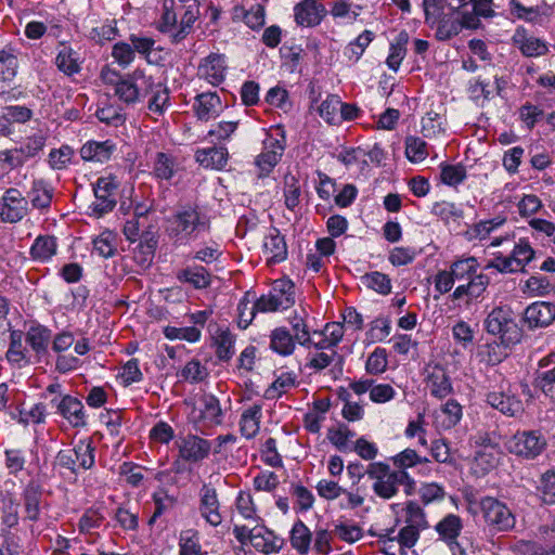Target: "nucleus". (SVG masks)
Masks as SVG:
<instances>
[{"instance_id": "nucleus-4", "label": "nucleus", "mask_w": 555, "mask_h": 555, "mask_svg": "<svg viewBox=\"0 0 555 555\" xmlns=\"http://www.w3.org/2000/svg\"><path fill=\"white\" fill-rule=\"evenodd\" d=\"M296 302L295 284L287 278L275 280L270 292L256 300L261 313L276 312L293 307Z\"/></svg>"}, {"instance_id": "nucleus-58", "label": "nucleus", "mask_w": 555, "mask_h": 555, "mask_svg": "<svg viewBox=\"0 0 555 555\" xmlns=\"http://www.w3.org/2000/svg\"><path fill=\"white\" fill-rule=\"evenodd\" d=\"M178 376L182 380L196 384L203 382L208 376V370L199 360L192 359L182 367Z\"/></svg>"}, {"instance_id": "nucleus-40", "label": "nucleus", "mask_w": 555, "mask_h": 555, "mask_svg": "<svg viewBox=\"0 0 555 555\" xmlns=\"http://www.w3.org/2000/svg\"><path fill=\"white\" fill-rule=\"evenodd\" d=\"M289 542L298 554L306 555L309 552L312 542V533L302 520L298 519L293 525L289 532Z\"/></svg>"}, {"instance_id": "nucleus-57", "label": "nucleus", "mask_w": 555, "mask_h": 555, "mask_svg": "<svg viewBox=\"0 0 555 555\" xmlns=\"http://www.w3.org/2000/svg\"><path fill=\"white\" fill-rule=\"evenodd\" d=\"M201 416L210 426L220 425L222 423V410L219 400L214 396H206L203 399V409Z\"/></svg>"}, {"instance_id": "nucleus-18", "label": "nucleus", "mask_w": 555, "mask_h": 555, "mask_svg": "<svg viewBox=\"0 0 555 555\" xmlns=\"http://www.w3.org/2000/svg\"><path fill=\"white\" fill-rule=\"evenodd\" d=\"M25 337L24 333L20 330L10 331V343L5 353V358L9 363L17 366L18 369L30 365L31 356L29 350L24 345Z\"/></svg>"}, {"instance_id": "nucleus-45", "label": "nucleus", "mask_w": 555, "mask_h": 555, "mask_svg": "<svg viewBox=\"0 0 555 555\" xmlns=\"http://www.w3.org/2000/svg\"><path fill=\"white\" fill-rule=\"evenodd\" d=\"M146 94H151L147 103V108L151 113L162 115L169 104V92L166 86L155 83L152 80V86L146 90Z\"/></svg>"}, {"instance_id": "nucleus-3", "label": "nucleus", "mask_w": 555, "mask_h": 555, "mask_svg": "<svg viewBox=\"0 0 555 555\" xmlns=\"http://www.w3.org/2000/svg\"><path fill=\"white\" fill-rule=\"evenodd\" d=\"M480 513L489 532L505 533L516 526V516L506 503L493 496H485L479 503Z\"/></svg>"}, {"instance_id": "nucleus-21", "label": "nucleus", "mask_w": 555, "mask_h": 555, "mask_svg": "<svg viewBox=\"0 0 555 555\" xmlns=\"http://www.w3.org/2000/svg\"><path fill=\"white\" fill-rule=\"evenodd\" d=\"M324 14V5L317 0H305L295 7V20L301 26L313 27L319 25Z\"/></svg>"}, {"instance_id": "nucleus-43", "label": "nucleus", "mask_w": 555, "mask_h": 555, "mask_svg": "<svg viewBox=\"0 0 555 555\" xmlns=\"http://www.w3.org/2000/svg\"><path fill=\"white\" fill-rule=\"evenodd\" d=\"M76 55L78 54L73 48L65 43H60L55 59L57 68L68 76L79 73L80 65Z\"/></svg>"}, {"instance_id": "nucleus-11", "label": "nucleus", "mask_w": 555, "mask_h": 555, "mask_svg": "<svg viewBox=\"0 0 555 555\" xmlns=\"http://www.w3.org/2000/svg\"><path fill=\"white\" fill-rule=\"evenodd\" d=\"M424 383L429 393L438 399H444L453 392L451 377L447 369L435 362H429L424 369Z\"/></svg>"}, {"instance_id": "nucleus-38", "label": "nucleus", "mask_w": 555, "mask_h": 555, "mask_svg": "<svg viewBox=\"0 0 555 555\" xmlns=\"http://www.w3.org/2000/svg\"><path fill=\"white\" fill-rule=\"evenodd\" d=\"M20 502L12 493H4L0 500L1 524L7 529L15 528L20 522Z\"/></svg>"}, {"instance_id": "nucleus-30", "label": "nucleus", "mask_w": 555, "mask_h": 555, "mask_svg": "<svg viewBox=\"0 0 555 555\" xmlns=\"http://www.w3.org/2000/svg\"><path fill=\"white\" fill-rule=\"evenodd\" d=\"M229 153L224 146H214L197 150L195 153L196 162L204 168L221 170L228 163Z\"/></svg>"}, {"instance_id": "nucleus-53", "label": "nucleus", "mask_w": 555, "mask_h": 555, "mask_svg": "<svg viewBox=\"0 0 555 555\" xmlns=\"http://www.w3.org/2000/svg\"><path fill=\"white\" fill-rule=\"evenodd\" d=\"M408 41H409L408 33L401 31L398 35L396 42L391 43L390 52L386 60V63L390 69H392L395 72L398 70L402 60L405 56V53H406L405 46H406Z\"/></svg>"}, {"instance_id": "nucleus-60", "label": "nucleus", "mask_w": 555, "mask_h": 555, "mask_svg": "<svg viewBox=\"0 0 555 555\" xmlns=\"http://www.w3.org/2000/svg\"><path fill=\"white\" fill-rule=\"evenodd\" d=\"M46 141L47 137L41 131L27 137L25 142L18 147L25 162L38 156L42 152Z\"/></svg>"}, {"instance_id": "nucleus-13", "label": "nucleus", "mask_w": 555, "mask_h": 555, "mask_svg": "<svg viewBox=\"0 0 555 555\" xmlns=\"http://www.w3.org/2000/svg\"><path fill=\"white\" fill-rule=\"evenodd\" d=\"M198 512L205 521L212 527H218L222 522L218 492L210 483H204L198 491Z\"/></svg>"}, {"instance_id": "nucleus-15", "label": "nucleus", "mask_w": 555, "mask_h": 555, "mask_svg": "<svg viewBox=\"0 0 555 555\" xmlns=\"http://www.w3.org/2000/svg\"><path fill=\"white\" fill-rule=\"evenodd\" d=\"M555 321V304L535 301L529 305L524 312V322L528 328H543Z\"/></svg>"}, {"instance_id": "nucleus-46", "label": "nucleus", "mask_w": 555, "mask_h": 555, "mask_svg": "<svg viewBox=\"0 0 555 555\" xmlns=\"http://www.w3.org/2000/svg\"><path fill=\"white\" fill-rule=\"evenodd\" d=\"M177 171L176 158L167 153L158 152L155 156L153 172L157 179L170 180Z\"/></svg>"}, {"instance_id": "nucleus-47", "label": "nucleus", "mask_w": 555, "mask_h": 555, "mask_svg": "<svg viewBox=\"0 0 555 555\" xmlns=\"http://www.w3.org/2000/svg\"><path fill=\"white\" fill-rule=\"evenodd\" d=\"M478 261L475 257H467L454 261L450 266V271L455 281L467 282L477 274Z\"/></svg>"}, {"instance_id": "nucleus-31", "label": "nucleus", "mask_w": 555, "mask_h": 555, "mask_svg": "<svg viewBox=\"0 0 555 555\" xmlns=\"http://www.w3.org/2000/svg\"><path fill=\"white\" fill-rule=\"evenodd\" d=\"M193 107L198 119L208 120L221 112L222 104L216 92H204L196 95Z\"/></svg>"}, {"instance_id": "nucleus-23", "label": "nucleus", "mask_w": 555, "mask_h": 555, "mask_svg": "<svg viewBox=\"0 0 555 555\" xmlns=\"http://www.w3.org/2000/svg\"><path fill=\"white\" fill-rule=\"evenodd\" d=\"M436 33L435 37L439 41H447L451 38L457 36L463 28H466L465 25V13L462 12L461 15L452 14H442L438 18L435 27Z\"/></svg>"}, {"instance_id": "nucleus-52", "label": "nucleus", "mask_w": 555, "mask_h": 555, "mask_svg": "<svg viewBox=\"0 0 555 555\" xmlns=\"http://www.w3.org/2000/svg\"><path fill=\"white\" fill-rule=\"evenodd\" d=\"M499 459L500 452L495 447L483 446L475 454V464L482 474H486L496 467Z\"/></svg>"}, {"instance_id": "nucleus-17", "label": "nucleus", "mask_w": 555, "mask_h": 555, "mask_svg": "<svg viewBox=\"0 0 555 555\" xmlns=\"http://www.w3.org/2000/svg\"><path fill=\"white\" fill-rule=\"evenodd\" d=\"M262 251L268 264H275L287 258V245L284 236L275 228H271L263 238Z\"/></svg>"}, {"instance_id": "nucleus-12", "label": "nucleus", "mask_w": 555, "mask_h": 555, "mask_svg": "<svg viewBox=\"0 0 555 555\" xmlns=\"http://www.w3.org/2000/svg\"><path fill=\"white\" fill-rule=\"evenodd\" d=\"M117 188L118 182L113 176L101 177L96 180L93 188L95 202L92 204V210L98 217L114 209L117 204Z\"/></svg>"}, {"instance_id": "nucleus-5", "label": "nucleus", "mask_w": 555, "mask_h": 555, "mask_svg": "<svg viewBox=\"0 0 555 555\" xmlns=\"http://www.w3.org/2000/svg\"><path fill=\"white\" fill-rule=\"evenodd\" d=\"M366 475L373 480L372 489L374 493L384 500H390L397 495L400 486V478H406L401 474V469H391L383 462H373L369 464L365 470Z\"/></svg>"}, {"instance_id": "nucleus-19", "label": "nucleus", "mask_w": 555, "mask_h": 555, "mask_svg": "<svg viewBox=\"0 0 555 555\" xmlns=\"http://www.w3.org/2000/svg\"><path fill=\"white\" fill-rule=\"evenodd\" d=\"M512 40L514 46L527 57L542 56L548 52L546 43L539 38L528 35L524 27H518L515 30Z\"/></svg>"}, {"instance_id": "nucleus-1", "label": "nucleus", "mask_w": 555, "mask_h": 555, "mask_svg": "<svg viewBox=\"0 0 555 555\" xmlns=\"http://www.w3.org/2000/svg\"><path fill=\"white\" fill-rule=\"evenodd\" d=\"M101 77L105 83L113 86L115 95L127 105L139 102L142 96L146 95V90L152 86V76L146 75L140 68L124 77H119L109 69L102 70Z\"/></svg>"}, {"instance_id": "nucleus-44", "label": "nucleus", "mask_w": 555, "mask_h": 555, "mask_svg": "<svg viewBox=\"0 0 555 555\" xmlns=\"http://www.w3.org/2000/svg\"><path fill=\"white\" fill-rule=\"evenodd\" d=\"M261 406L254 404L245 410L241 416L240 429L242 435L247 438H254L260 428Z\"/></svg>"}, {"instance_id": "nucleus-39", "label": "nucleus", "mask_w": 555, "mask_h": 555, "mask_svg": "<svg viewBox=\"0 0 555 555\" xmlns=\"http://www.w3.org/2000/svg\"><path fill=\"white\" fill-rule=\"evenodd\" d=\"M307 318L308 311L304 307H300L299 310L294 311V314L289 319L292 331L294 332L293 336L297 340V344L304 347H310L311 344V334L307 324Z\"/></svg>"}, {"instance_id": "nucleus-32", "label": "nucleus", "mask_w": 555, "mask_h": 555, "mask_svg": "<svg viewBox=\"0 0 555 555\" xmlns=\"http://www.w3.org/2000/svg\"><path fill=\"white\" fill-rule=\"evenodd\" d=\"M214 345L216 347V356L220 361L230 360L235 350V336L231 333L228 327L216 326V330L211 333Z\"/></svg>"}, {"instance_id": "nucleus-28", "label": "nucleus", "mask_w": 555, "mask_h": 555, "mask_svg": "<svg viewBox=\"0 0 555 555\" xmlns=\"http://www.w3.org/2000/svg\"><path fill=\"white\" fill-rule=\"evenodd\" d=\"M490 283V279L487 274L477 273L466 283L460 284L454 292L452 293V299L459 300L463 296L468 297V302L478 299L486 292L488 285Z\"/></svg>"}, {"instance_id": "nucleus-9", "label": "nucleus", "mask_w": 555, "mask_h": 555, "mask_svg": "<svg viewBox=\"0 0 555 555\" xmlns=\"http://www.w3.org/2000/svg\"><path fill=\"white\" fill-rule=\"evenodd\" d=\"M29 212L28 201L16 188H9L0 197V220L16 223Z\"/></svg>"}, {"instance_id": "nucleus-55", "label": "nucleus", "mask_w": 555, "mask_h": 555, "mask_svg": "<svg viewBox=\"0 0 555 555\" xmlns=\"http://www.w3.org/2000/svg\"><path fill=\"white\" fill-rule=\"evenodd\" d=\"M341 107V100L336 94H328L320 104L318 112L320 116L331 125L339 124L338 111Z\"/></svg>"}, {"instance_id": "nucleus-50", "label": "nucleus", "mask_w": 555, "mask_h": 555, "mask_svg": "<svg viewBox=\"0 0 555 555\" xmlns=\"http://www.w3.org/2000/svg\"><path fill=\"white\" fill-rule=\"evenodd\" d=\"M179 555H203L199 532L194 529L183 530L179 537Z\"/></svg>"}, {"instance_id": "nucleus-37", "label": "nucleus", "mask_w": 555, "mask_h": 555, "mask_svg": "<svg viewBox=\"0 0 555 555\" xmlns=\"http://www.w3.org/2000/svg\"><path fill=\"white\" fill-rule=\"evenodd\" d=\"M158 245V237L153 231H145L140 236V243L134 250V259L142 266H147L152 262L156 248Z\"/></svg>"}, {"instance_id": "nucleus-62", "label": "nucleus", "mask_w": 555, "mask_h": 555, "mask_svg": "<svg viewBox=\"0 0 555 555\" xmlns=\"http://www.w3.org/2000/svg\"><path fill=\"white\" fill-rule=\"evenodd\" d=\"M522 291L530 296H545L554 291V285L546 276L533 275L525 282Z\"/></svg>"}, {"instance_id": "nucleus-7", "label": "nucleus", "mask_w": 555, "mask_h": 555, "mask_svg": "<svg viewBox=\"0 0 555 555\" xmlns=\"http://www.w3.org/2000/svg\"><path fill=\"white\" fill-rule=\"evenodd\" d=\"M95 462V447L92 440H79L74 448L61 450L55 463L62 468L77 475L80 469L87 470L93 467Z\"/></svg>"}, {"instance_id": "nucleus-56", "label": "nucleus", "mask_w": 555, "mask_h": 555, "mask_svg": "<svg viewBox=\"0 0 555 555\" xmlns=\"http://www.w3.org/2000/svg\"><path fill=\"white\" fill-rule=\"evenodd\" d=\"M511 255L518 270L524 271L525 267L534 259L535 250L532 248L527 238H520L515 244Z\"/></svg>"}, {"instance_id": "nucleus-27", "label": "nucleus", "mask_w": 555, "mask_h": 555, "mask_svg": "<svg viewBox=\"0 0 555 555\" xmlns=\"http://www.w3.org/2000/svg\"><path fill=\"white\" fill-rule=\"evenodd\" d=\"M535 382L546 396H555V353L540 360Z\"/></svg>"}, {"instance_id": "nucleus-6", "label": "nucleus", "mask_w": 555, "mask_h": 555, "mask_svg": "<svg viewBox=\"0 0 555 555\" xmlns=\"http://www.w3.org/2000/svg\"><path fill=\"white\" fill-rule=\"evenodd\" d=\"M485 327L489 334L499 336L503 345L520 341L521 331L507 308H494L485 320Z\"/></svg>"}, {"instance_id": "nucleus-41", "label": "nucleus", "mask_w": 555, "mask_h": 555, "mask_svg": "<svg viewBox=\"0 0 555 555\" xmlns=\"http://www.w3.org/2000/svg\"><path fill=\"white\" fill-rule=\"evenodd\" d=\"M57 249L56 238L51 235H39L30 247V256L34 260L44 262L50 260Z\"/></svg>"}, {"instance_id": "nucleus-29", "label": "nucleus", "mask_w": 555, "mask_h": 555, "mask_svg": "<svg viewBox=\"0 0 555 555\" xmlns=\"http://www.w3.org/2000/svg\"><path fill=\"white\" fill-rule=\"evenodd\" d=\"M487 402L492 408L508 416H515L524 411L522 402L514 395L504 391L489 392Z\"/></svg>"}, {"instance_id": "nucleus-49", "label": "nucleus", "mask_w": 555, "mask_h": 555, "mask_svg": "<svg viewBox=\"0 0 555 555\" xmlns=\"http://www.w3.org/2000/svg\"><path fill=\"white\" fill-rule=\"evenodd\" d=\"M505 222L506 218L503 217L480 221L467 231V237L468 240H486L494 230L501 228Z\"/></svg>"}, {"instance_id": "nucleus-35", "label": "nucleus", "mask_w": 555, "mask_h": 555, "mask_svg": "<svg viewBox=\"0 0 555 555\" xmlns=\"http://www.w3.org/2000/svg\"><path fill=\"white\" fill-rule=\"evenodd\" d=\"M115 149L116 146L111 140L89 141L80 149V155L83 160L104 163L111 158Z\"/></svg>"}, {"instance_id": "nucleus-22", "label": "nucleus", "mask_w": 555, "mask_h": 555, "mask_svg": "<svg viewBox=\"0 0 555 555\" xmlns=\"http://www.w3.org/2000/svg\"><path fill=\"white\" fill-rule=\"evenodd\" d=\"M284 544L283 538L278 537L266 527H256L255 533L251 534V545L254 548L266 555L279 553Z\"/></svg>"}, {"instance_id": "nucleus-2", "label": "nucleus", "mask_w": 555, "mask_h": 555, "mask_svg": "<svg viewBox=\"0 0 555 555\" xmlns=\"http://www.w3.org/2000/svg\"><path fill=\"white\" fill-rule=\"evenodd\" d=\"M168 222L169 234L175 237H193L210 228L206 214L198 206L190 204L179 206Z\"/></svg>"}, {"instance_id": "nucleus-8", "label": "nucleus", "mask_w": 555, "mask_h": 555, "mask_svg": "<svg viewBox=\"0 0 555 555\" xmlns=\"http://www.w3.org/2000/svg\"><path fill=\"white\" fill-rule=\"evenodd\" d=\"M506 448L518 457L534 460L545 450L546 439L537 430L517 431L506 442Z\"/></svg>"}, {"instance_id": "nucleus-26", "label": "nucleus", "mask_w": 555, "mask_h": 555, "mask_svg": "<svg viewBox=\"0 0 555 555\" xmlns=\"http://www.w3.org/2000/svg\"><path fill=\"white\" fill-rule=\"evenodd\" d=\"M24 337L36 357L40 359L48 352V347L52 339V332L44 325L34 324L29 326Z\"/></svg>"}, {"instance_id": "nucleus-63", "label": "nucleus", "mask_w": 555, "mask_h": 555, "mask_svg": "<svg viewBox=\"0 0 555 555\" xmlns=\"http://www.w3.org/2000/svg\"><path fill=\"white\" fill-rule=\"evenodd\" d=\"M337 158L347 167L359 166L363 170L369 166L366 151L361 147L345 149L338 154Z\"/></svg>"}, {"instance_id": "nucleus-24", "label": "nucleus", "mask_w": 555, "mask_h": 555, "mask_svg": "<svg viewBox=\"0 0 555 555\" xmlns=\"http://www.w3.org/2000/svg\"><path fill=\"white\" fill-rule=\"evenodd\" d=\"M225 59L223 55L211 53L199 65V75L212 86H219L225 78Z\"/></svg>"}, {"instance_id": "nucleus-34", "label": "nucleus", "mask_w": 555, "mask_h": 555, "mask_svg": "<svg viewBox=\"0 0 555 555\" xmlns=\"http://www.w3.org/2000/svg\"><path fill=\"white\" fill-rule=\"evenodd\" d=\"M177 279L192 285L195 289H204L211 284V274L203 266L194 264L177 272Z\"/></svg>"}, {"instance_id": "nucleus-64", "label": "nucleus", "mask_w": 555, "mask_h": 555, "mask_svg": "<svg viewBox=\"0 0 555 555\" xmlns=\"http://www.w3.org/2000/svg\"><path fill=\"white\" fill-rule=\"evenodd\" d=\"M93 249L101 257H113L116 251V235L111 231L102 232L93 240Z\"/></svg>"}, {"instance_id": "nucleus-33", "label": "nucleus", "mask_w": 555, "mask_h": 555, "mask_svg": "<svg viewBox=\"0 0 555 555\" xmlns=\"http://www.w3.org/2000/svg\"><path fill=\"white\" fill-rule=\"evenodd\" d=\"M462 529V519L455 514H448L435 526V530L440 540L446 542L449 546L457 544V538Z\"/></svg>"}, {"instance_id": "nucleus-42", "label": "nucleus", "mask_w": 555, "mask_h": 555, "mask_svg": "<svg viewBox=\"0 0 555 555\" xmlns=\"http://www.w3.org/2000/svg\"><path fill=\"white\" fill-rule=\"evenodd\" d=\"M472 11H464L466 28L476 29L480 26L479 17H492L494 11L492 9V0H473Z\"/></svg>"}, {"instance_id": "nucleus-51", "label": "nucleus", "mask_w": 555, "mask_h": 555, "mask_svg": "<svg viewBox=\"0 0 555 555\" xmlns=\"http://www.w3.org/2000/svg\"><path fill=\"white\" fill-rule=\"evenodd\" d=\"M199 16V10L197 5H190L181 16L178 29L173 35V43H179L191 34L195 21Z\"/></svg>"}, {"instance_id": "nucleus-54", "label": "nucleus", "mask_w": 555, "mask_h": 555, "mask_svg": "<svg viewBox=\"0 0 555 555\" xmlns=\"http://www.w3.org/2000/svg\"><path fill=\"white\" fill-rule=\"evenodd\" d=\"M296 385V376L293 373H282L266 390L264 397L273 400L286 393L291 388Z\"/></svg>"}, {"instance_id": "nucleus-36", "label": "nucleus", "mask_w": 555, "mask_h": 555, "mask_svg": "<svg viewBox=\"0 0 555 555\" xmlns=\"http://www.w3.org/2000/svg\"><path fill=\"white\" fill-rule=\"evenodd\" d=\"M297 340L285 326L274 328L270 334V348L280 356L294 353Z\"/></svg>"}, {"instance_id": "nucleus-25", "label": "nucleus", "mask_w": 555, "mask_h": 555, "mask_svg": "<svg viewBox=\"0 0 555 555\" xmlns=\"http://www.w3.org/2000/svg\"><path fill=\"white\" fill-rule=\"evenodd\" d=\"M22 501L25 513V520L36 522L40 519L42 490L36 482H29L23 493Z\"/></svg>"}, {"instance_id": "nucleus-10", "label": "nucleus", "mask_w": 555, "mask_h": 555, "mask_svg": "<svg viewBox=\"0 0 555 555\" xmlns=\"http://www.w3.org/2000/svg\"><path fill=\"white\" fill-rule=\"evenodd\" d=\"M178 457L190 464L206 460L211 451V442L194 434L178 437L176 440Z\"/></svg>"}, {"instance_id": "nucleus-48", "label": "nucleus", "mask_w": 555, "mask_h": 555, "mask_svg": "<svg viewBox=\"0 0 555 555\" xmlns=\"http://www.w3.org/2000/svg\"><path fill=\"white\" fill-rule=\"evenodd\" d=\"M361 282L364 286L380 295H388L391 293L390 278L379 271L365 273L361 276Z\"/></svg>"}, {"instance_id": "nucleus-61", "label": "nucleus", "mask_w": 555, "mask_h": 555, "mask_svg": "<svg viewBox=\"0 0 555 555\" xmlns=\"http://www.w3.org/2000/svg\"><path fill=\"white\" fill-rule=\"evenodd\" d=\"M405 155L406 158L412 163L423 162L428 156L427 143L418 137H406Z\"/></svg>"}, {"instance_id": "nucleus-14", "label": "nucleus", "mask_w": 555, "mask_h": 555, "mask_svg": "<svg viewBox=\"0 0 555 555\" xmlns=\"http://www.w3.org/2000/svg\"><path fill=\"white\" fill-rule=\"evenodd\" d=\"M285 151V140L269 137L263 141V150L256 157L255 165L259 169V177H267L279 164Z\"/></svg>"}, {"instance_id": "nucleus-20", "label": "nucleus", "mask_w": 555, "mask_h": 555, "mask_svg": "<svg viewBox=\"0 0 555 555\" xmlns=\"http://www.w3.org/2000/svg\"><path fill=\"white\" fill-rule=\"evenodd\" d=\"M54 189L46 180L35 179L26 198L34 209L46 212L51 207Z\"/></svg>"}, {"instance_id": "nucleus-16", "label": "nucleus", "mask_w": 555, "mask_h": 555, "mask_svg": "<svg viewBox=\"0 0 555 555\" xmlns=\"http://www.w3.org/2000/svg\"><path fill=\"white\" fill-rule=\"evenodd\" d=\"M51 403L56 406L60 413L73 427L86 426V413L82 402L70 395H65L61 400L52 399Z\"/></svg>"}, {"instance_id": "nucleus-59", "label": "nucleus", "mask_w": 555, "mask_h": 555, "mask_svg": "<svg viewBox=\"0 0 555 555\" xmlns=\"http://www.w3.org/2000/svg\"><path fill=\"white\" fill-rule=\"evenodd\" d=\"M374 34L371 30H364L354 41L350 42L345 49V56L352 62H358L366 47L372 42Z\"/></svg>"}]
</instances>
